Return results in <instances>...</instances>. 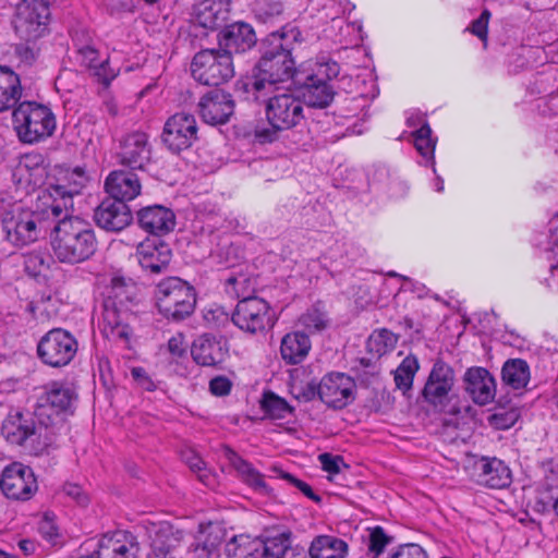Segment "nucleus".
Returning <instances> with one entry per match:
<instances>
[{"mask_svg":"<svg viewBox=\"0 0 558 558\" xmlns=\"http://www.w3.org/2000/svg\"><path fill=\"white\" fill-rule=\"evenodd\" d=\"M21 97L20 76L10 69L0 66V112L14 108Z\"/></svg>","mask_w":558,"mask_h":558,"instance_id":"obj_34","label":"nucleus"},{"mask_svg":"<svg viewBox=\"0 0 558 558\" xmlns=\"http://www.w3.org/2000/svg\"><path fill=\"white\" fill-rule=\"evenodd\" d=\"M191 354L197 364L214 366L226 359L228 349L222 339L203 335L193 342Z\"/></svg>","mask_w":558,"mask_h":558,"instance_id":"obj_29","label":"nucleus"},{"mask_svg":"<svg viewBox=\"0 0 558 558\" xmlns=\"http://www.w3.org/2000/svg\"><path fill=\"white\" fill-rule=\"evenodd\" d=\"M198 110L206 123L223 124L233 114L234 101L230 94L221 89H214L201 98Z\"/></svg>","mask_w":558,"mask_h":558,"instance_id":"obj_20","label":"nucleus"},{"mask_svg":"<svg viewBox=\"0 0 558 558\" xmlns=\"http://www.w3.org/2000/svg\"><path fill=\"white\" fill-rule=\"evenodd\" d=\"M548 242L551 251H558V217L550 220Z\"/></svg>","mask_w":558,"mask_h":558,"instance_id":"obj_64","label":"nucleus"},{"mask_svg":"<svg viewBox=\"0 0 558 558\" xmlns=\"http://www.w3.org/2000/svg\"><path fill=\"white\" fill-rule=\"evenodd\" d=\"M38 156L26 155L22 157L16 167L15 175L25 178L26 181L31 182L34 175L33 172L43 171V169L38 166Z\"/></svg>","mask_w":558,"mask_h":558,"instance_id":"obj_52","label":"nucleus"},{"mask_svg":"<svg viewBox=\"0 0 558 558\" xmlns=\"http://www.w3.org/2000/svg\"><path fill=\"white\" fill-rule=\"evenodd\" d=\"M303 78V75H301ZM304 87L303 97L308 106L325 108L330 105L333 99L335 90L330 83H316L302 80L301 83Z\"/></svg>","mask_w":558,"mask_h":558,"instance_id":"obj_38","label":"nucleus"},{"mask_svg":"<svg viewBox=\"0 0 558 558\" xmlns=\"http://www.w3.org/2000/svg\"><path fill=\"white\" fill-rule=\"evenodd\" d=\"M131 376L140 388L146 391H154L156 389L155 381L151 379L145 368L140 366L132 367Z\"/></svg>","mask_w":558,"mask_h":558,"instance_id":"obj_57","label":"nucleus"},{"mask_svg":"<svg viewBox=\"0 0 558 558\" xmlns=\"http://www.w3.org/2000/svg\"><path fill=\"white\" fill-rule=\"evenodd\" d=\"M284 129L269 126H256L254 130V140L259 144L272 143L278 138V133Z\"/></svg>","mask_w":558,"mask_h":558,"instance_id":"obj_59","label":"nucleus"},{"mask_svg":"<svg viewBox=\"0 0 558 558\" xmlns=\"http://www.w3.org/2000/svg\"><path fill=\"white\" fill-rule=\"evenodd\" d=\"M156 302L165 317L181 320L193 313L196 298L193 287L187 282L170 277L157 286Z\"/></svg>","mask_w":558,"mask_h":558,"instance_id":"obj_9","label":"nucleus"},{"mask_svg":"<svg viewBox=\"0 0 558 558\" xmlns=\"http://www.w3.org/2000/svg\"><path fill=\"white\" fill-rule=\"evenodd\" d=\"M311 558H345L348 544L332 535L315 537L310 547Z\"/></svg>","mask_w":558,"mask_h":558,"instance_id":"obj_35","label":"nucleus"},{"mask_svg":"<svg viewBox=\"0 0 558 558\" xmlns=\"http://www.w3.org/2000/svg\"><path fill=\"white\" fill-rule=\"evenodd\" d=\"M264 45L263 57L250 83V90L265 94L268 89L283 87L282 84L291 78L301 83L303 71L294 69L288 34L274 32L267 36Z\"/></svg>","mask_w":558,"mask_h":558,"instance_id":"obj_1","label":"nucleus"},{"mask_svg":"<svg viewBox=\"0 0 558 558\" xmlns=\"http://www.w3.org/2000/svg\"><path fill=\"white\" fill-rule=\"evenodd\" d=\"M138 545L135 537L122 530L104 534L95 551L98 558H136Z\"/></svg>","mask_w":558,"mask_h":558,"instance_id":"obj_22","label":"nucleus"},{"mask_svg":"<svg viewBox=\"0 0 558 558\" xmlns=\"http://www.w3.org/2000/svg\"><path fill=\"white\" fill-rule=\"evenodd\" d=\"M289 554H291L290 538L283 533L262 539V546H258V558H286Z\"/></svg>","mask_w":558,"mask_h":558,"instance_id":"obj_41","label":"nucleus"},{"mask_svg":"<svg viewBox=\"0 0 558 558\" xmlns=\"http://www.w3.org/2000/svg\"><path fill=\"white\" fill-rule=\"evenodd\" d=\"M162 143L173 153H180L197 140V122L193 114L179 112L165 123L161 134Z\"/></svg>","mask_w":558,"mask_h":558,"instance_id":"obj_14","label":"nucleus"},{"mask_svg":"<svg viewBox=\"0 0 558 558\" xmlns=\"http://www.w3.org/2000/svg\"><path fill=\"white\" fill-rule=\"evenodd\" d=\"M271 472L274 473L275 477L287 481L288 483L296 487L300 492H302L307 498L314 501L320 500V498L313 492L312 487L307 483L294 477L292 474L284 472L283 470L277 466H274L271 469Z\"/></svg>","mask_w":558,"mask_h":558,"instance_id":"obj_48","label":"nucleus"},{"mask_svg":"<svg viewBox=\"0 0 558 558\" xmlns=\"http://www.w3.org/2000/svg\"><path fill=\"white\" fill-rule=\"evenodd\" d=\"M230 2L228 0H199L193 9V19L196 24L215 29L228 19Z\"/></svg>","mask_w":558,"mask_h":558,"instance_id":"obj_30","label":"nucleus"},{"mask_svg":"<svg viewBox=\"0 0 558 558\" xmlns=\"http://www.w3.org/2000/svg\"><path fill=\"white\" fill-rule=\"evenodd\" d=\"M0 488L8 498L27 500L37 490V481L29 466L14 462L2 471Z\"/></svg>","mask_w":558,"mask_h":558,"instance_id":"obj_15","label":"nucleus"},{"mask_svg":"<svg viewBox=\"0 0 558 558\" xmlns=\"http://www.w3.org/2000/svg\"><path fill=\"white\" fill-rule=\"evenodd\" d=\"M41 405L46 408V417L51 428H54L59 412L68 411L76 400L73 387L63 381H52L45 387Z\"/></svg>","mask_w":558,"mask_h":558,"instance_id":"obj_21","label":"nucleus"},{"mask_svg":"<svg viewBox=\"0 0 558 558\" xmlns=\"http://www.w3.org/2000/svg\"><path fill=\"white\" fill-rule=\"evenodd\" d=\"M454 381L453 369L445 362L437 361L424 386V400L435 408L444 409L450 400Z\"/></svg>","mask_w":558,"mask_h":558,"instance_id":"obj_16","label":"nucleus"},{"mask_svg":"<svg viewBox=\"0 0 558 558\" xmlns=\"http://www.w3.org/2000/svg\"><path fill=\"white\" fill-rule=\"evenodd\" d=\"M303 80L316 83H329L337 77L340 72V65L330 59L322 58L316 62L307 64V69H302Z\"/></svg>","mask_w":558,"mask_h":558,"instance_id":"obj_39","label":"nucleus"},{"mask_svg":"<svg viewBox=\"0 0 558 558\" xmlns=\"http://www.w3.org/2000/svg\"><path fill=\"white\" fill-rule=\"evenodd\" d=\"M169 351L177 356H181L186 350V343L181 335L174 336L168 341Z\"/></svg>","mask_w":558,"mask_h":558,"instance_id":"obj_63","label":"nucleus"},{"mask_svg":"<svg viewBox=\"0 0 558 558\" xmlns=\"http://www.w3.org/2000/svg\"><path fill=\"white\" fill-rule=\"evenodd\" d=\"M490 12L488 10H484L481 13V15L472 22V24L466 28V31L471 32L480 39L486 40Z\"/></svg>","mask_w":558,"mask_h":558,"instance_id":"obj_56","label":"nucleus"},{"mask_svg":"<svg viewBox=\"0 0 558 558\" xmlns=\"http://www.w3.org/2000/svg\"><path fill=\"white\" fill-rule=\"evenodd\" d=\"M50 11L44 0H22L13 21L17 36L27 43L43 37L48 29Z\"/></svg>","mask_w":558,"mask_h":558,"instance_id":"obj_11","label":"nucleus"},{"mask_svg":"<svg viewBox=\"0 0 558 558\" xmlns=\"http://www.w3.org/2000/svg\"><path fill=\"white\" fill-rule=\"evenodd\" d=\"M138 223L147 232L153 234H166L173 230L175 216L171 209L155 205L138 211Z\"/></svg>","mask_w":558,"mask_h":558,"instance_id":"obj_31","label":"nucleus"},{"mask_svg":"<svg viewBox=\"0 0 558 558\" xmlns=\"http://www.w3.org/2000/svg\"><path fill=\"white\" fill-rule=\"evenodd\" d=\"M88 182L84 169L77 167L66 170L56 184H49L38 194L39 202L49 207L53 219L73 208V197L82 192Z\"/></svg>","mask_w":558,"mask_h":558,"instance_id":"obj_8","label":"nucleus"},{"mask_svg":"<svg viewBox=\"0 0 558 558\" xmlns=\"http://www.w3.org/2000/svg\"><path fill=\"white\" fill-rule=\"evenodd\" d=\"M187 464L192 472L196 473L199 481L206 486H213L215 477L211 472L206 468L205 462L196 454H193L187 460Z\"/></svg>","mask_w":558,"mask_h":558,"instance_id":"obj_53","label":"nucleus"},{"mask_svg":"<svg viewBox=\"0 0 558 558\" xmlns=\"http://www.w3.org/2000/svg\"><path fill=\"white\" fill-rule=\"evenodd\" d=\"M387 558H427L426 551L417 544L398 546Z\"/></svg>","mask_w":558,"mask_h":558,"instance_id":"obj_54","label":"nucleus"},{"mask_svg":"<svg viewBox=\"0 0 558 558\" xmlns=\"http://www.w3.org/2000/svg\"><path fill=\"white\" fill-rule=\"evenodd\" d=\"M225 457L245 484L255 489L266 488L263 475L248 461L230 448L225 449Z\"/></svg>","mask_w":558,"mask_h":558,"instance_id":"obj_36","label":"nucleus"},{"mask_svg":"<svg viewBox=\"0 0 558 558\" xmlns=\"http://www.w3.org/2000/svg\"><path fill=\"white\" fill-rule=\"evenodd\" d=\"M465 389L477 404L492 402L496 395V383L490 373L483 367H471L464 375Z\"/></svg>","mask_w":558,"mask_h":558,"instance_id":"obj_27","label":"nucleus"},{"mask_svg":"<svg viewBox=\"0 0 558 558\" xmlns=\"http://www.w3.org/2000/svg\"><path fill=\"white\" fill-rule=\"evenodd\" d=\"M311 350V340L303 332L287 333L280 345V353L286 363L295 365L301 363Z\"/></svg>","mask_w":558,"mask_h":558,"instance_id":"obj_33","label":"nucleus"},{"mask_svg":"<svg viewBox=\"0 0 558 558\" xmlns=\"http://www.w3.org/2000/svg\"><path fill=\"white\" fill-rule=\"evenodd\" d=\"M262 409L271 418L281 420L292 414L293 408L281 397L272 391L264 393Z\"/></svg>","mask_w":558,"mask_h":558,"instance_id":"obj_44","label":"nucleus"},{"mask_svg":"<svg viewBox=\"0 0 558 558\" xmlns=\"http://www.w3.org/2000/svg\"><path fill=\"white\" fill-rule=\"evenodd\" d=\"M93 72L105 85H109L118 75V71L109 66L108 59L99 62V65Z\"/></svg>","mask_w":558,"mask_h":558,"instance_id":"obj_61","label":"nucleus"},{"mask_svg":"<svg viewBox=\"0 0 558 558\" xmlns=\"http://www.w3.org/2000/svg\"><path fill=\"white\" fill-rule=\"evenodd\" d=\"M322 464V469L330 475H337L341 472L342 468H345V463L340 456H333L330 453H322L318 457Z\"/></svg>","mask_w":558,"mask_h":558,"instance_id":"obj_55","label":"nucleus"},{"mask_svg":"<svg viewBox=\"0 0 558 558\" xmlns=\"http://www.w3.org/2000/svg\"><path fill=\"white\" fill-rule=\"evenodd\" d=\"M354 380L344 373H329L318 384V397L329 408L343 409L354 400Z\"/></svg>","mask_w":558,"mask_h":558,"instance_id":"obj_17","label":"nucleus"},{"mask_svg":"<svg viewBox=\"0 0 558 558\" xmlns=\"http://www.w3.org/2000/svg\"><path fill=\"white\" fill-rule=\"evenodd\" d=\"M256 35L250 24L240 22L227 26L220 35L219 44L222 51L229 53H243L256 44Z\"/></svg>","mask_w":558,"mask_h":558,"instance_id":"obj_26","label":"nucleus"},{"mask_svg":"<svg viewBox=\"0 0 558 558\" xmlns=\"http://www.w3.org/2000/svg\"><path fill=\"white\" fill-rule=\"evenodd\" d=\"M13 125L23 143L33 144L52 135L56 118L52 111L35 101H23L13 110Z\"/></svg>","mask_w":558,"mask_h":558,"instance_id":"obj_7","label":"nucleus"},{"mask_svg":"<svg viewBox=\"0 0 558 558\" xmlns=\"http://www.w3.org/2000/svg\"><path fill=\"white\" fill-rule=\"evenodd\" d=\"M191 72L194 80L201 84L218 86L233 77L234 68L229 53L207 49L194 56Z\"/></svg>","mask_w":558,"mask_h":558,"instance_id":"obj_10","label":"nucleus"},{"mask_svg":"<svg viewBox=\"0 0 558 558\" xmlns=\"http://www.w3.org/2000/svg\"><path fill=\"white\" fill-rule=\"evenodd\" d=\"M151 551L148 558H178V549L184 539V532L173 524L162 521L148 527Z\"/></svg>","mask_w":558,"mask_h":558,"instance_id":"obj_18","label":"nucleus"},{"mask_svg":"<svg viewBox=\"0 0 558 558\" xmlns=\"http://www.w3.org/2000/svg\"><path fill=\"white\" fill-rule=\"evenodd\" d=\"M253 94L256 100L265 102L267 121L275 128L290 130L304 118L302 99L287 87Z\"/></svg>","mask_w":558,"mask_h":558,"instance_id":"obj_6","label":"nucleus"},{"mask_svg":"<svg viewBox=\"0 0 558 558\" xmlns=\"http://www.w3.org/2000/svg\"><path fill=\"white\" fill-rule=\"evenodd\" d=\"M232 388V381L227 376H216L209 381V391L216 397L228 396Z\"/></svg>","mask_w":558,"mask_h":558,"instance_id":"obj_58","label":"nucleus"},{"mask_svg":"<svg viewBox=\"0 0 558 558\" xmlns=\"http://www.w3.org/2000/svg\"><path fill=\"white\" fill-rule=\"evenodd\" d=\"M40 535L50 544L56 545L59 538V527L52 513H45L38 524Z\"/></svg>","mask_w":558,"mask_h":558,"instance_id":"obj_50","label":"nucleus"},{"mask_svg":"<svg viewBox=\"0 0 558 558\" xmlns=\"http://www.w3.org/2000/svg\"><path fill=\"white\" fill-rule=\"evenodd\" d=\"M501 377L512 389L524 388L530 380V367L524 360H508L502 367Z\"/></svg>","mask_w":558,"mask_h":558,"instance_id":"obj_40","label":"nucleus"},{"mask_svg":"<svg viewBox=\"0 0 558 558\" xmlns=\"http://www.w3.org/2000/svg\"><path fill=\"white\" fill-rule=\"evenodd\" d=\"M262 539L248 535H234L225 545L223 558H258Z\"/></svg>","mask_w":558,"mask_h":558,"instance_id":"obj_37","label":"nucleus"},{"mask_svg":"<svg viewBox=\"0 0 558 558\" xmlns=\"http://www.w3.org/2000/svg\"><path fill=\"white\" fill-rule=\"evenodd\" d=\"M474 476L478 484L490 488H504L511 483L510 469L497 458L482 457L476 460Z\"/></svg>","mask_w":558,"mask_h":558,"instance_id":"obj_25","label":"nucleus"},{"mask_svg":"<svg viewBox=\"0 0 558 558\" xmlns=\"http://www.w3.org/2000/svg\"><path fill=\"white\" fill-rule=\"evenodd\" d=\"M256 280L244 274H238L227 279V291L244 300V298H253L251 294L255 291Z\"/></svg>","mask_w":558,"mask_h":558,"instance_id":"obj_45","label":"nucleus"},{"mask_svg":"<svg viewBox=\"0 0 558 558\" xmlns=\"http://www.w3.org/2000/svg\"><path fill=\"white\" fill-rule=\"evenodd\" d=\"M418 368L420 364L414 355L410 354L407 357H404L393 373V379L397 388L402 390L403 392L410 390L412 388L413 379Z\"/></svg>","mask_w":558,"mask_h":558,"instance_id":"obj_43","label":"nucleus"},{"mask_svg":"<svg viewBox=\"0 0 558 558\" xmlns=\"http://www.w3.org/2000/svg\"><path fill=\"white\" fill-rule=\"evenodd\" d=\"M50 243L56 258L75 265L88 260L97 251V239L92 225L68 213L56 219Z\"/></svg>","mask_w":558,"mask_h":558,"instance_id":"obj_2","label":"nucleus"},{"mask_svg":"<svg viewBox=\"0 0 558 558\" xmlns=\"http://www.w3.org/2000/svg\"><path fill=\"white\" fill-rule=\"evenodd\" d=\"M78 54L81 57L82 63L92 71H94L97 65H99V62L102 61L99 59L98 51L92 46H84L80 48Z\"/></svg>","mask_w":558,"mask_h":558,"instance_id":"obj_60","label":"nucleus"},{"mask_svg":"<svg viewBox=\"0 0 558 558\" xmlns=\"http://www.w3.org/2000/svg\"><path fill=\"white\" fill-rule=\"evenodd\" d=\"M226 537V531L215 524L203 527L196 536L193 545L195 558H223L221 545Z\"/></svg>","mask_w":558,"mask_h":558,"instance_id":"obj_32","label":"nucleus"},{"mask_svg":"<svg viewBox=\"0 0 558 558\" xmlns=\"http://www.w3.org/2000/svg\"><path fill=\"white\" fill-rule=\"evenodd\" d=\"M135 287L132 280L122 277L111 279L110 295L104 303L99 328L104 337L112 341H128L131 335L130 314L118 304L132 300Z\"/></svg>","mask_w":558,"mask_h":558,"instance_id":"obj_5","label":"nucleus"},{"mask_svg":"<svg viewBox=\"0 0 558 558\" xmlns=\"http://www.w3.org/2000/svg\"><path fill=\"white\" fill-rule=\"evenodd\" d=\"M389 543L390 538L383 527L376 526L369 530L367 547L368 551L373 554L374 557H378Z\"/></svg>","mask_w":558,"mask_h":558,"instance_id":"obj_49","label":"nucleus"},{"mask_svg":"<svg viewBox=\"0 0 558 558\" xmlns=\"http://www.w3.org/2000/svg\"><path fill=\"white\" fill-rule=\"evenodd\" d=\"M151 148L146 133L134 131L121 137L117 151L120 163L132 169H143L149 162Z\"/></svg>","mask_w":558,"mask_h":558,"instance_id":"obj_19","label":"nucleus"},{"mask_svg":"<svg viewBox=\"0 0 558 558\" xmlns=\"http://www.w3.org/2000/svg\"><path fill=\"white\" fill-rule=\"evenodd\" d=\"M414 146L418 154L432 162L433 171L436 172L434 151L437 140L432 136V129L426 122L413 132Z\"/></svg>","mask_w":558,"mask_h":558,"instance_id":"obj_42","label":"nucleus"},{"mask_svg":"<svg viewBox=\"0 0 558 558\" xmlns=\"http://www.w3.org/2000/svg\"><path fill=\"white\" fill-rule=\"evenodd\" d=\"M300 324L308 331H318L326 327L325 315L317 308L304 313L300 317Z\"/></svg>","mask_w":558,"mask_h":558,"instance_id":"obj_51","label":"nucleus"},{"mask_svg":"<svg viewBox=\"0 0 558 558\" xmlns=\"http://www.w3.org/2000/svg\"><path fill=\"white\" fill-rule=\"evenodd\" d=\"M293 393L300 401H311L318 397V385L308 383L304 387H293Z\"/></svg>","mask_w":558,"mask_h":558,"instance_id":"obj_62","label":"nucleus"},{"mask_svg":"<svg viewBox=\"0 0 558 558\" xmlns=\"http://www.w3.org/2000/svg\"><path fill=\"white\" fill-rule=\"evenodd\" d=\"M76 339L62 328H54L41 337L37 344L38 357L51 367L68 365L77 352Z\"/></svg>","mask_w":558,"mask_h":558,"instance_id":"obj_12","label":"nucleus"},{"mask_svg":"<svg viewBox=\"0 0 558 558\" xmlns=\"http://www.w3.org/2000/svg\"><path fill=\"white\" fill-rule=\"evenodd\" d=\"M52 219L49 207L37 198L35 210L16 203L3 218L4 239L15 247H24L38 241L47 229V220Z\"/></svg>","mask_w":558,"mask_h":558,"instance_id":"obj_4","label":"nucleus"},{"mask_svg":"<svg viewBox=\"0 0 558 558\" xmlns=\"http://www.w3.org/2000/svg\"><path fill=\"white\" fill-rule=\"evenodd\" d=\"M136 257L143 269L159 274L168 267L172 252L169 245L160 240H146L137 246Z\"/></svg>","mask_w":558,"mask_h":558,"instance_id":"obj_24","label":"nucleus"},{"mask_svg":"<svg viewBox=\"0 0 558 558\" xmlns=\"http://www.w3.org/2000/svg\"><path fill=\"white\" fill-rule=\"evenodd\" d=\"M105 189L113 199L125 203L140 195L142 185L136 173L116 170L107 177Z\"/></svg>","mask_w":558,"mask_h":558,"instance_id":"obj_28","label":"nucleus"},{"mask_svg":"<svg viewBox=\"0 0 558 558\" xmlns=\"http://www.w3.org/2000/svg\"><path fill=\"white\" fill-rule=\"evenodd\" d=\"M97 226L109 232H119L132 221L128 205L117 199L104 201L95 210Z\"/></svg>","mask_w":558,"mask_h":558,"instance_id":"obj_23","label":"nucleus"},{"mask_svg":"<svg viewBox=\"0 0 558 558\" xmlns=\"http://www.w3.org/2000/svg\"><path fill=\"white\" fill-rule=\"evenodd\" d=\"M398 342V336L388 329H381L374 332L369 338L372 350L378 354H385L391 351Z\"/></svg>","mask_w":558,"mask_h":558,"instance_id":"obj_46","label":"nucleus"},{"mask_svg":"<svg viewBox=\"0 0 558 558\" xmlns=\"http://www.w3.org/2000/svg\"><path fill=\"white\" fill-rule=\"evenodd\" d=\"M282 10V3L279 0H256L254 4V12L263 22L281 14Z\"/></svg>","mask_w":558,"mask_h":558,"instance_id":"obj_47","label":"nucleus"},{"mask_svg":"<svg viewBox=\"0 0 558 558\" xmlns=\"http://www.w3.org/2000/svg\"><path fill=\"white\" fill-rule=\"evenodd\" d=\"M233 324L248 333H257L272 325L269 304L260 298H244L236 304L232 315Z\"/></svg>","mask_w":558,"mask_h":558,"instance_id":"obj_13","label":"nucleus"},{"mask_svg":"<svg viewBox=\"0 0 558 558\" xmlns=\"http://www.w3.org/2000/svg\"><path fill=\"white\" fill-rule=\"evenodd\" d=\"M34 415L38 420L37 424L29 413L10 412L2 423L1 432L7 441L27 446L32 451L38 453L53 442L56 432L44 420L45 405H38Z\"/></svg>","mask_w":558,"mask_h":558,"instance_id":"obj_3","label":"nucleus"}]
</instances>
